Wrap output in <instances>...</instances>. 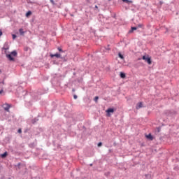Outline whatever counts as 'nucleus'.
<instances>
[{"mask_svg":"<svg viewBox=\"0 0 179 179\" xmlns=\"http://www.w3.org/2000/svg\"><path fill=\"white\" fill-rule=\"evenodd\" d=\"M50 1L51 2L52 5H55V2H54V0H50Z\"/></svg>","mask_w":179,"mask_h":179,"instance_id":"obj_16","label":"nucleus"},{"mask_svg":"<svg viewBox=\"0 0 179 179\" xmlns=\"http://www.w3.org/2000/svg\"><path fill=\"white\" fill-rule=\"evenodd\" d=\"M101 145H103V143H98V146L100 148V146H101Z\"/></svg>","mask_w":179,"mask_h":179,"instance_id":"obj_20","label":"nucleus"},{"mask_svg":"<svg viewBox=\"0 0 179 179\" xmlns=\"http://www.w3.org/2000/svg\"><path fill=\"white\" fill-rule=\"evenodd\" d=\"M20 34L21 36H23V34H24V31H23V29H19Z\"/></svg>","mask_w":179,"mask_h":179,"instance_id":"obj_8","label":"nucleus"},{"mask_svg":"<svg viewBox=\"0 0 179 179\" xmlns=\"http://www.w3.org/2000/svg\"><path fill=\"white\" fill-rule=\"evenodd\" d=\"M31 15V11H28L27 13H26V17H29V16H30Z\"/></svg>","mask_w":179,"mask_h":179,"instance_id":"obj_11","label":"nucleus"},{"mask_svg":"<svg viewBox=\"0 0 179 179\" xmlns=\"http://www.w3.org/2000/svg\"><path fill=\"white\" fill-rule=\"evenodd\" d=\"M0 73H1V70H0Z\"/></svg>","mask_w":179,"mask_h":179,"instance_id":"obj_28","label":"nucleus"},{"mask_svg":"<svg viewBox=\"0 0 179 179\" xmlns=\"http://www.w3.org/2000/svg\"><path fill=\"white\" fill-rule=\"evenodd\" d=\"M98 100H99V96H95V98H94V101H95L96 103H97Z\"/></svg>","mask_w":179,"mask_h":179,"instance_id":"obj_15","label":"nucleus"},{"mask_svg":"<svg viewBox=\"0 0 179 179\" xmlns=\"http://www.w3.org/2000/svg\"><path fill=\"white\" fill-rule=\"evenodd\" d=\"M12 36H13V40H15V38H16V35L15 34H13Z\"/></svg>","mask_w":179,"mask_h":179,"instance_id":"obj_18","label":"nucleus"},{"mask_svg":"<svg viewBox=\"0 0 179 179\" xmlns=\"http://www.w3.org/2000/svg\"><path fill=\"white\" fill-rule=\"evenodd\" d=\"M18 134H22V129H18Z\"/></svg>","mask_w":179,"mask_h":179,"instance_id":"obj_19","label":"nucleus"},{"mask_svg":"<svg viewBox=\"0 0 179 179\" xmlns=\"http://www.w3.org/2000/svg\"><path fill=\"white\" fill-rule=\"evenodd\" d=\"M2 83H3V85H5V83L3 81L2 82Z\"/></svg>","mask_w":179,"mask_h":179,"instance_id":"obj_26","label":"nucleus"},{"mask_svg":"<svg viewBox=\"0 0 179 179\" xmlns=\"http://www.w3.org/2000/svg\"><path fill=\"white\" fill-rule=\"evenodd\" d=\"M120 78H122V79H124L125 78V73H120Z\"/></svg>","mask_w":179,"mask_h":179,"instance_id":"obj_12","label":"nucleus"},{"mask_svg":"<svg viewBox=\"0 0 179 179\" xmlns=\"http://www.w3.org/2000/svg\"><path fill=\"white\" fill-rule=\"evenodd\" d=\"M59 51H62V49H61L60 48H58Z\"/></svg>","mask_w":179,"mask_h":179,"instance_id":"obj_25","label":"nucleus"},{"mask_svg":"<svg viewBox=\"0 0 179 179\" xmlns=\"http://www.w3.org/2000/svg\"><path fill=\"white\" fill-rule=\"evenodd\" d=\"M123 2H126V3H132V1L131 0H122Z\"/></svg>","mask_w":179,"mask_h":179,"instance_id":"obj_9","label":"nucleus"},{"mask_svg":"<svg viewBox=\"0 0 179 179\" xmlns=\"http://www.w3.org/2000/svg\"><path fill=\"white\" fill-rule=\"evenodd\" d=\"M118 56L121 59H124V55H122L121 53H118Z\"/></svg>","mask_w":179,"mask_h":179,"instance_id":"obj_13","label":"nucleus"},{"mask_svg":"<svg viewBox=\"0 0 179 179\" xmlns=\"http://www.w3.org/2000/svg\"><path fill=\"white\" fill-rule=\"evenodd\" d=\"M1 36H2V31L1 30H0V37H1Z\"/></svg>","mask_w":179,"mask_h":179,"instance_id":"obj_23","label":"nucleus"},{"mask_svg":"<svg viewBox=\"0 0 179 179\" xmlns=\"http://www.w3.org/2000/svg\"><path fill=\"white\" fill-rule=\"evenodd\" d=\"M73 98L75 99V100H76V99H78V96L74 95V96H73Z\"/></svg>","mask_w":179,"mask_h":179,"instance_id":"obj_21","label":"nucleus"},{"mask_svg":"<svg viewBox=\"0 0 179 179\" xmlns=\"http://www.w3.org/2000/svg\"><path fill=\"white\" fill-rule=\"evenodd\" d=\"M143 59L148 63V65H152V59L149 56H143Z\"/></svg>","mask_w":179,"mask_h":179,"instance_id":"obj_3","label":"nucleus"},{"mask_svg":"<svg viewBox=\"0 0 179 179\" xmlns=\"http://www.w3.org/2000/svg\"><path fill=\"white\" fill-rule=\"evenodd\" d=\"M12 55L13 57H16V55H17L16 50L13 51L10 55H7V58H8L10 61H15V59L12 57Z\"/></svg>","mask_w":179,"mask_h":179,"instance_id":"obj_1","label":"nucleus"},{"mask_svg":"<svg viewBox=\"0 0 179 179\" xmlns=\"http://www.w3.org/2000/svg\"><path fill=\"white\" fill-rule=\"evenodd\" d=\"M137 29H138V27H131L132 31H134V30H137Z\"/></svg>","mask_w":179,"mask_h":179,"instance_id":"obj_14","label":"nucleus"},{"mask_svg":"<svg viewBox=\"0 0 179 179\" xmlns=\"http://www.w3.org/2000/svg\"><path fill=\"white\" fill-rule=\"evenodd\" d=\"M2 107L5 111H7V113H9L10 108L12 107V105L9 103H4L2 105Z\"/></svg>","mask_w":179,"mask_h":179,"instance_id":"obj_2","label":"nucleus"},{"mask_svg":"<svg viewBox=\"0 0 179 179\" xmlns=\"http://www.w3.org/2000/svg\"><path fill=\"white\" fill-rule=\"evenodd\" d=\"M143 107V103L142 102H139L137 106H136V108L138 109V108H142Z\"/></svg>","mask_w":179,"mask_h":179,"instance_id":"obj_6","label":"nucleus"},{"mask_svg":"<svg viewBox=\"0 0 179 179\" xmlns=\"http://www.w3.org/2000/svg\"><path fill=\"white\" fill-rule=\"evenodd\" d=\"M51 58H54V57H56V58H61V54L56 53L55 55H50Z\"/></svg>","mask_w":179,"mask_h":179,"instance_id":"obj_4","label":"nucleus"},{"mask_svg":"<svg viewBox=\"0 0 179 179\" xmlns=\"http://www.w3.org/2000/svg\"><path fill=\"white\" fill-rule=\"evenodd\" d=\"M3 93V90H0V94H2Z\"/></svg>","mask_w":179,"mask_h":179,"instance_id":"obj_22","label":"nucleus"},{"mask_svg":"<svg viewBox=\"0 0 179 179\" xmlns=\"http://www.w3.org/2000/svg\"><path fill=\"white\" fill-rule=\"evenodd\" d=\"M143 27V25L142 24H138L136 27H137V29H138V27Z\"/></svg>","mask_w":179,"mask_h":179,"instance_id":"obj_17","label":"nucleus"},{"mask_svg":"<svg viewBox=\"0 0 179 179\" xmlns=\"http://www.w3.org/2000/svg\"><path fill=\"white\" fill-rule=\"evenodd\" d=\"M106 113L108 114V115H110V113H114V109L113 108H108L107 110H106Z\"/></svg>","mask_w":179,"mask_h":179,"instance_id":"obj_5","label":"nucleus"},{"mask_svg":"<svg viewBox=\"0 0 179 179\" xmlns=\"http://www.w3.org/2000/svg\"><path fill=\"white\" fill-rule=\"evenodd\" d=\"M8 156V152H5L3 154L1 155V157H2V159H5V157H6Z\"/></svg>","mask_w":179,"mask_h":179,"instance_id":"obj_7","label":"nucleus"},{"mask_svg":"<svg viewBox=\"0 0 179 179\" xmlns=\"http://www.w3.org/2000/svg\"><path fill=\"white\" fill-rule=\"evenodd\" d=\"M146 138H148V139H153V137H152V135L151 134H148V135H147L146 136Z\"/></svg>","mask_w":179,"mask_h":179,"instance_id":"obj_10","label":"nucleus"},{"mask_svg":"<svg viewBox=\"0 0 179 179\" xmlns=\"http://www.w3.org/2000/svg\"><path fill=\"white\" fill-rule=\"evenodd\" d=\"M27 50H29V48H24V50H25V51H27Z\"/></svg>","mask_w":179,"mask_h":179,"instance_id":"obj_24","label":"nucleus"},{"mask_svg":"<svg viewBox=\"0 0 179 179\" xmlns=\"http://www.w3.org/2000/svg\"><path fill=\"white\" fill-rule=\"evenodd\" d=\"M95 8H98V7H97V6H95Z\"/></svg>","mask_w":179,"mask_h":179,"instance_id":"obj_27","label":"nucleus"}]
</instances>
